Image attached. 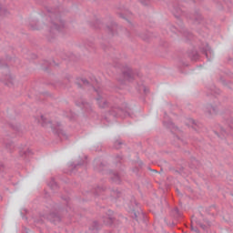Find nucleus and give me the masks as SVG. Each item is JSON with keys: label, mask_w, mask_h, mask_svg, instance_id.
I'll list each match as a JSON object with an SVG mask.
<instances>
[{"label": "nucleus", "mask_w": 233, "mask_h": 233, "mask_svg": "<svg viewBox=\"0 0 233 233\" xmlns=\"http://www.w3.org/2000/svg\"><path fill=\"white\" fill-rule=\"evenodd\" d=\"M39 123L42 127H46V128H52V130H58L61 125L58 122H50L45 116H41L39 119Z\"/></svg>", "instance_id": "obj_1"}, {"label": "nucleus", "mask_w": 233, "mask_h": 233, "mask_svg": "<svg viewBox=\"0 0 233 233\" xmlns=\"http://www.w3.org/2000/svg\"><path fill=\"white\" fill-rule=\"evenodd\" d=\"M65 28V23L61 21V19H56L52 22V27L51 32H63V29Z\"/></svg>", "instance_id": "obj_2"}, {"label": "nucleus", "mask_w": 233, "mask_h": 233, "mask_svg": "<svg viewBox=\"0 0 233 233\" xmlns=\"http://www.w3.org/2000/svg\"><path fill=\"white\" fill-rule=\"evenodd\" d=\"M1 81L7 86H14V77L12 76V75H4L1 77Z\"/></svg>", "instance_id": "obj_3"}, {"label": "nucleus", "mask_w": 233, "mask_h": 233, "mask_svg": "<svg viewBox=\"0 0 233 233\" xmlns=\"http://www.w3.org/2000/svg\"><path fill=\"white\" fill-rule=\"evenodd\" d=\"M97 101V105L100 106V108H105V106H106V100L105 98H103V96H99L98 98H96Z\"/></svg>", "instance_id": "obj_4"}, {"label": "nucleus", "mask_w": 233, "mask_h": 233, "mask_svg": "<svg viewBox=\"0 0 233 233\" xmlns=\"http://www.w3.org/2000/svg\"><path fill=\"white\" fill-rule=\"evenodd\" d=\"M49 219L53 221V223H57V221H61V218H59V215L56 213L49 215Z\"/></svg>", "instance_id": "obj_5"}, {"label": "nucleus", "mask_w": 233, "mask_h": 233, "mask_svg": "<svg viewBox=\"0 0 233 233\" xmlns=\"http://www.w3.org/2000/svg\"><path fill=\"white\" fill-rule=\"evenodd\" d=\"M104 223H105V225H112V223H114V218L105 217L104 218Z\"/></svg>", "instance_id": "obj_6"}, {"label": "nucleus", "mask_w": 233, "mask_h": 233, "mask_svg": "<svg viewBox=\"0 0 233 233\" xmlns=\"http://www.w3.org/2000/svg\"><path fill=\"white\" fill-rule=\"evenodd\" d=\"M147 1L148 0H140V3H142V5H147Z\"/></svg>", "instance_id": "obj_7"}, {"label": "nucleus", "mask_w": 233, "mask_h": 233, "mask_svg": "<svg viewBox=\"0 0 233 233\" xmlns=\"http://www.w3.org/2000/svg\"><path fill=\"white\" fill-rule=\"evenodd\" d=\"M82 81H83V84H84V85H86V80H82Z\"/></svg>", "instance_id": "obj_8"}, {"label": "nucleus", "mask_w": 233, "mask_h": 233, "mask_svg": "<svg viewBox=\"0 0 233 233\" xmlns=\"http://www.w3.org/2000/svg\"><path fill=\"white\" fill-rule=\"evenodd\" d=\"M192 230H194L196 232V228H192Z\"/></svg>", "instance_id": "obj_9"}]
</instances>
